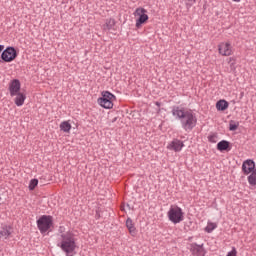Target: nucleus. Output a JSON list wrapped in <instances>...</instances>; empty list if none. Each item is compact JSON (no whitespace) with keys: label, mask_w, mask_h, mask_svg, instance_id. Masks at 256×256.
I'll return each instance as SVG.
<instances>
[{"label":"nucleus","mask_w":256,"mask_h":256,"mask_svg":"<svg viewBox=\"0 0 256 256\" xmlns=\"http://www.w3.org/2000/svg\"><path fill=\"white\" fill-rule=\"evenodd\" d=\"M197 3V0H187L186 7H193Z\"/></svg>","instance_id":"nucleus-27"},{"label":"nucleus","mask_w":256,"mask_h":256,"mask_svg":"<svg viewBox=\"0 0 256 256\" xmlns=\"http://www.w3.org/2000/svg\"><path fill=\"white\" fill-rule=\"evenodd\" d=\"M134 16L138 17L136 20V28L140 29L141 25H145L149 21V15H147V10L143 7L136 8Z\"/></svg>","instance_id":"nucleus-6"},{"label":"nucleus","mask_w":256,"mask_h":256,"mask_svg":"<svg viewBox=\"0 0 256 256\" xmlns=\"http://www.w3.org/2000/svg\"><path fill=\"white\" fill-rule=\"evenodd\" d=\"M37 228L40 231L41 235H45L51 227H53V216L51 215H42L36 221Z\"/></svg>","instance_id":"nucleus-3"},{"label":"nucleus","mask_w":256,"mask_h":256,"mask_svg":"<svg viewBox=\"0 0 256 256\" xmlns=\"http://www.w3.org/2000/svg\"><path fill=\"white\" fill-rule=\"evenodd\" d=\"M218 51L220 55H223V57H229L233 53V50L231 49V43L229 42L220 43L218 45Z\"/></svg>","instance_id":"nucleus-9"},{"label":"nucleus","mask_w":256,"mask_h":256,"mask_svg":"<svg viewBox=\"0 0 256 256\" xmlns=\"http://www.w3.org/2000/svg\"><path fill=\"white\" fill-rule=\"evenodd\" d=\"M105 27L108 31H111V29L115 27V19L113 18L106 19Z\"/></svg>","instance_id":"nucleus-20"},{"label":"nucleus","mask_w":256,"mask_h":256,"mask_svg":"<svg viewBox=\"0 0 256 256\" xmlns=\"http://www.w3.org/2000/svg\"><path fill=\"white\" fill-rule=\"evenodd\" d=\"M37 185H39V180L38 179H32L30 180V183H29V190L30 191H34L35 190V187H37Z\"/></svg>","instance_id":"nucleus-23"},{"label":"nucleus","mask_w":256,"mask_h":256,"mask_svg":"<svg viewBox=\"0 0 256 256\" xmlns=\"http://www.w3.org/2000/svg\"><path fill=\"white\" fill-rule=\"evenodd\" d=\"M126 227L129 231L130 235H132V237H135L137 235V228H135V224L133 223V219L127 218Z\"/></svg>","instance_id":"nucleus-16"},{"label":"nucleus","mask_w":256,"mask_h":256,"mask_svg":"<svg viewBox=\"0 0 256 256\" xmlns=\"http://www.w3.org/2000/svg\"><path fill=\"white\" fill-rule=\"evenodd\" d=\"M25 99H27V95H25V93L18 92L15 95L14 103L17 107H23Z\"/></svg>","instance_id":"nucleus-13"},{"label":"nucleus","mask_w":256,"mask_h":256,"mask_svg":"<svg viewBox=\"0 0 256 256\" xmlns=\"http://www.w3.org/2000/svg\"><path fill=\"white\" fill-rule=\"evenodd\" d=\"M215 229H217V223H213V222H208L205 231L206 233H213V231H215Z\"/></svg>","instance_id":"nucleus-21"},{"label":"nucleus","mask_w":256,"mask_h":256,"mask_svg":"<svg viewBox=\"0 0 256 256\" xmlns=\"http://www.w3.org/2000/svg\"><path fill=\"white\" fill-rule=\"evenodd\" d=\"M184 147H185V144L183 143V141L179 139H174L168 145V149L170 151H175L176 153H179V151H181Z\"/></svg>","instance_id":"nucleus-12"},{"label":"nucleus","mask_w":256,"mask_h":256,"mask_svg":"<svg viewBox=\"0 0 256 256\" xmlns=\"http://www.w3.org/2000/svg\"><path fill=\"white\" fill-rule=\"evenodd\" d=\"M239 128V122H236L235 120H231L229 122V131H237Z\"/></svg>","instance_id":"nucleus-22"},{"label":"nucleus","mask_w":256,"mask_h":256,"mask_svg":"<svg viewBox=\"0 0 256 256\" xmlns=\"http://www.w3.org/2000/svg\"><path fill=\"white\" fill-rule=\"evenodd\" d=\"M156 105H157V107H160V106H161V103L156 102Z\"/></svg>","instance_id":"nucleus-30"},{"label":"nucleus","mask_w":256,"mask_h":256,"mask_svg":"<svg viewBox=\"0 0 256 256\" xmlns=\"http://www.w3.org/2000/svg\"><path fill=\"white\" fill-rule=\"evenodd\" d=\"M253 171H254V173H256V165L255 164H254V170Z\"/></svg>","instance_id":"nucleus-31"},{"label":"nucleus","mask_w":256,"mask_h":256,"mask_svg":"<svg viewBox=\"0 0 256 256\" xmlns=\"http://www.w3.org/2000/svg\"><path fill=\"white\" fill-rule=\"evenodd\" d=\"M208 141L210 143H217V134H211L208 136Z\"/></svg>","instance_id":"nucleus-24"},{"label":"nucleus","mask_w":256,"mask_h":256,"mask_svg":"<svg viewBox=\"0 0 256 256\" xmlns=\"http://www.w3.org/2000/svg\"><path fill=\"white\" fill-rule=\"evenodd\" d=\"M11 226L4 225L0 228V239H9V236L12 233Z\"/></svg>","instance_id":"nucleus-14"},{"label":"nucleus","mask_w":256,"mask_h":256,"mask_svg":"<svg viewBox=\"0 0 256 256\" xmlns=\"http://www.w3.org/2000/svg\"><path fill=\"white\" fill-rule=\"evenodd\" d=\"M228 108H229V102H227V100H219L216 103V109L218 111H225Z\"/></svg>","instance_id":"nucleus-17"},{"label":"nucleus","mask_w":256,"mask_h":256,"mask_svg":"<svg viewBox=\"0 0 256 256\" xmlns=\"http://www.w3.org/2000/svg\"><path fill=\"white\" fill-rule=\"evenodd\" d=\"M171 113L175 119L180 121L184 131H193L197 127V114L193 110H185V108L173 106Z\"/></svg>","instance_id":"nucleus-1"},{"label":"nucleus","mask_w":256,"mask_h":256,"mask_svg":"<svg viewBox=\"0 0 256 256\" xmlns=\"http://www.w3.org/2000/svg\"><path fill=\"white\" fill-rule=\"evenodd\" d=\"M251 174L248 176V183L249 185H251L252 187H255L256 185V172L252 171L250 172Z\"/></svg>","instance_id":"nucleus-19"},{"label":"nucleus","mask_w":256,"mask_h":256,"mask_svg":"<svg viewBox=\"0 0 256 256\" xmlns=\"http://www.w3.org/2000/svg\"><path fill=\"white\" fill-rule=\"evenodd\" d=\"M254 169H255V161H253L251 159H247L243 162L242 171H243L244 175H251V173L254 171Z\"/></svg>","instance_id":"nucleus-11"},{"label":"nucleus","mask_w":256,"mask_h":256,"mask_svg":"<svg viewBox=\"0 0 256 256\" xmlns=\"http://www.w3.org/2000/svg\"><path fill=\"white\" fill-rule=\"evenodd\" d=\"M115 96L109 91H103L102 97L98 99V104L104 109H113V101H115Z\"/></svg>","instance_id":"nucleus-5"},{"label":"nucleus","mask_w":256,"mask_h":256,"mask_svg":"<svg viewBox=\"0 0 256 256\" xmlns=\"http://www.w3.org/2000/svg\"><path fill=\"white\" fill-rule=\"evenodd\" d=\"M3 49H5V46L4 45H0V53H1V51H3Z\"/></svg>","instance_id":"nucleus-28"},{"label":"nucleus","mask_w":256,"mask_h":256,"mask_svg":"<svg viewBox=\"0 0 256 256\" xmlns=\"http://www.w3.org/2000/svg\"><path fill=\"white\" fill-rule=\"evenodd\" d=\"M60 131H63V133H69V131H71V123H69V121H63L60 124Z\"/></svg>","instance_id":"nucleus-18"},{"label":"nucleus","mask_w":256,"mask_h":256,"mask_svg":"<svg viewBox=\"0 0 256 256\" xmlns=\"http://www.w3.org/2000/svg\"><path fill=\"white\" fill-rule=\"evenodd\" d=\"M1 59L4 63H11L17 59V50L13 46H8L3 50L1 54Z\"/></svg>","instance_id":"nucleus-7"},{"label":"nucleus","mask_w":256,"mask_h":256,"mask_svg":"<svg viewBox=\"0 0 256 256\" xmlns=\"http://www.w3.org/2000/svg\"><path fill=\"white\" fill-rule=\"evenodd\" d=\"M234 3H241V0H232Z\"/></svg>","instance_id":"nucleus-29"},{"label":"nucleus","mask_w":256,"mask_h":256,"mask_svg":"<svg viewBox=\"0 0 256 256\" xmlns=\"http://www.w3.org/2000/svg\"><path fill=\"white\" fill-rule=\"evenodd\" d=\"M226 256H237V249L233 247L232 250L228 252Z\"/></svg>","instance_id":"nucleus-26"},{"label":"nucleus","mask_w":256,"mask_h":256,"mask_svg":"<svg viewBox=\"0 0 256 256\" xmlns=\"http://www.w3.org/2000/svg\"><path fill=\"white\" fill-rule=\"evenodd\" d=\"M217 150L221 151V153H223V151H230L231 150V142H229L227 140H222V141L218 142Z\"/></svg>","instance_id":"nucleus-15"},{"label":"nucleus","mask_w":256,"mask_h":256,"mask_svg":"<svg viewBox=\"0 0 256 256\" xmlns=\"http://www.w3.org/2000/svg\"><path fill=\"white\" fill-rule=\"evenodd\" d=\"M190 253H192L193 256H205L207 251L203 247V244L192 243L190 244Z\"/></svg>","instance_id":"nucleus-10"},{"label":"nucleus","mask_w":256,"mask_h":256,"mask_svg":"<svg viewBox=\"0 0 256 256\" xmlns=\"http://www.w3.org/2000/svg\"><path fill=\"white\" fill-rule=\"evenodd\" d=\"M169 221L171 223H174V225H177V223H181L184 217L183 209L179 206H171L168 213H167Z\"/></svg>","instance_id":"nucleus-4"},{"label":"nucleus","mask_w":256,"mask_h":256,"mask_svg":"<svg viewBox=\"0 0 256 256\" xmlns=\"http://www.w3.org/2000/svg\"><path fill=\"white\" fill-rule=\"evenodd\" d=\"M57 247H59L66 256L75 255V250L77 249V239L75 238V234L71 231L62 234L57 243Z\"/></svg>","instance_id":"nucleus-2"},{"label":"nucleus","mask_w":256,"mask_h":256,"mask_svg":"<svg viewBox=\"0 0 256 256\" xmlns=\"http://www.w3.org/2000/svg\"><path fill=\"white\" fill-rule=\"evenodd\" d=\"M9 93L10 97H15L21 91V81L19 79H14L9 83Z\"/></svg>","instance_id":"nucleus-8"},{"label":"nucleus","mask_w":256,"mask_h":256,"mask_svg":"<svg viewBox=\"0 0 256 256\" xmlns=\"http://www.w3.org/2000/svg\"><path fill=\"white\" fill-rule=\"evenodd\" d=\"M58 231H59L60 235L58 236V241H57V243H58L59 240L61 239V235H65V233H67V232H65V226H60L59 229H58Z\"/></svg>","instance_id":"nucleus-25"}]
</instances>
